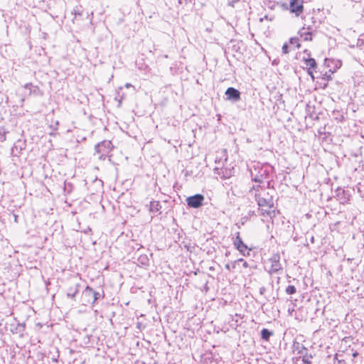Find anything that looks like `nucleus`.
Returning a JSON list of instances; mask_svg holds the SVG:
<instances>
[{"instance_id":"nucleus-1","label":"nucleus","mask_w":364,"mask_h":364,"mask_svg":"<svg viewBox=\"0 0 364 364\" xmlns=\"http://www.w3.org/2000/svg\"><path fill=\"white\" fill-rule=\"evenodd\" d=\"M272 171V167L268 165L255 166L251 170V176L254 181L262 183L264 180L269 178V176Z\"/></svg>"},{"instance_id":"nucleus-2","label":"nucleus","mask_w":364,"mask_h":364,"mask_svg":"<svg viewBox=\"0 0 364 364\" xmlns=\"http://www.w3.org/2000/svg\"><path fill=\"white\" fill-rule=\"evenodd\" d=\"M261 210V214L263 216L272 217L274 213V202L273 200H269L264 198H259V195L255 194L253 196Z\"/></svg>"},{"instance_id":"nucleus-3","label":"nucleus","mask_w":364,"mask_h":364,"mask_svg":"<svg viewBox=\"0 0 364 364\" xmlns=\"http://www.w3.org/2000/svg\"><path fill=\"white\" fill-rule=\"evenodd\" d=\"M114 146L111 141L104 140L95 145V150L99 154V159L105 160L112 151Z\"/></svg>"},{"instance_id":"nucleus-4","label":"nucleus","mask_w":364,"mask_h":364,"mask_svg":"<svg viewBox=\"0 0 364 364\" xmlns=\"http://www.w3.org/2000/svg\"><path fill=\"white\" fill-rule=\"evenodd\" d=\"M233 245L243 255L247 256L249 255L250 251L251 250L250 248H248L247 245H245L242 238L240 236V232H237L235 234V237L233 241Z\"/></svg>"},{"instance_id":"nucleus-5","label":"nucleus","mask_w":364,"mask_h":364,"mask_svg":"<svg viewBox=\"0 0 364 364\" xmlns=\"http://www.w3.org/2000/svg\"><path fill=\"white\" fill-rule=\"evenodd\" d=\"M252 196H255V194L259 195V198H264L269 200H273L272 196L267 191V189L259 185L253 186L249 191Z\"/></svg>"},{"instance_id":"nucleus-6","label":"nucleus","mask_w":364,"mask_h":364,"mask_svg":"<svg viewBox=\"0 0 364 364\" xmlns=\"http://www.w3.org/2000/svg\"><path fill=\"white\" fill-rule=\"evenodd\" d=\"M205 198L202 194H196L187 198L186 202L189 207L198 208L203 205Z\"/></svg>"},{"instance_id":"nucleus-7","label":"nucleus","mask_w":364,"mask_h":364,"mask_svg":"<svg viewBox=\"0 0 364 364\" xmlns=\"http://www.w3.org/2000/svg\"><path fill=\"white\" fill-rule=\"evenodd\" d=\"M336 197L340 203H347L350 198V194L348 191H346L343 188H338L336 190Z\"/></svg>"},{"instance_id":"nucleus-8","label":"nucleus","mask_w":364,"mask_h":364,"mask_svg":"<svg viewBox=\"0 0 364 364\" xmlns=\"http://www.w3.org/2000/svg\"><path fill=\"white\" fill-rule=\"evenodd\" d=\"M289 10L299 16L304 10L303 1L301 0H291L289 4Z\"/></svg>"},{"instance_id":"nucleus-9","label":"nucleus","mask_w":364,"mask_h":364,"mask_svg":"<svg viewBox=\"0 0 364 364\" xmlns=\"http://www.w3.org/2000/svg\"><path fill=\"white\" fill-rule=\"evenodd\" d=\"M226 100H231L234 102L240 100V92L234 87H228L225 91Z\"/></svg>"},{"instance_id":"nucleus-10","label":"nucleus","mask_w":364,"mask_h":364,"mask_svg":"<svg viewBox=\"0 0 364 364\" xmlns=\"http://www.w3.org/2000/svg\"><path fill=\"white\" fill-rule=\"evenodd\" d=\"M92 299H93V289L87 286L85 289L82 292V304L85 305L87 304H92Z\"/></svg>"},{"instance_id":"nucleus-11","label":"nucleus","mask_w":364,"mask_h":364,"mask_svg":"<svg viewBox=\"0 0 364 364\" xmlns=\"http://www.w3.org/2000/svg\"><path fill=\"white\" fill-rule=\"evenodd\" d=\"M280 257L278 255H274L270 258L271 267L269 269V273H277L282 269V265L279 262Z\"/></svg>"},{"instance_id":"nucleus-12","label":"nucleus","mask_w":364,"mask_h":364,"mask_svg":"<svg viewBox=\"0 0 364 364\" xmlns=\"http://www.w3.org/2000/svg\"><path fill=\"white\" fill-rule=\"evenodd\" d=\"M306 67L307 68V73L311 77V78L314 80V71L317 68V64L316 60L314 58H308L304 59Z\"/></svg>"},{"instance_id":"nucleus-13","label":"nucleus","mask_w":364,"mask_h":364,"mask_svg":"<svg viewBox=\"0 0 364 364\" xmlns=\"http://www.w3.org/2000/svg\"><path fill=\"white\" fill-rule=\"evenodd\" d=\"M293 353L297 355H301L308 351V349L301 343L294 341L292 345Z\"/></svg>"},{"instance_id":"nucleus-14","label":"nucleus","mask_w":364,"mask_h":364,"mask_svg":"<svg viewBox=\"0 0 364 364\" xmlns=\"http://www.w3.org/2000/svg\"><path fill=\"white\" fill-rule=\"evenodd\" d=\"M80 284L79 283H74L67 290V296L74 299L75 296L80 291Z\"/></svg>"},{"instance_id":"nucleus-15","label":"nucleus","mask_w":364,"mask_h":364,"mask_svg":"<svg viewBox=\"0 0 364 364\" xmlns=\"http://www.w3.org/2000/svg\"><path fill=\"white\" fill-rule=\"evenodd\" d=\"M298 33L300 38L304 41L311 40V33L309 31V28H302L299 30Z\"/></svg>"},{"instance_id":"nucleus-16","label":"nucleus","mask_w":364,"mask_h":364,"mask_svg":"<svg viewBox=\"0 0 364 364\" xmlns=\"http://www.w3.org/2000/svg\"><path fill=\"white\" fill-rule=\"evenodd\" d=\"M299 358H301L303 364H312L311 359L313 358V355L309 353L308 351L300 355Z\"/></svg>"},{"instance_id":"nucleus-17","label":"nucleus","mask_w":364,"mask_h":364,"mask_svg":"<svg viewBox=\"0 0 364 364\" xmlns=\"http://www.w3.org/2000/svg\"><path fill=\"white\" fill-rule=\"evenodd\" d=\"M161 208V205L159 201H151L150 202L149 210L151 212H157Z\"/></svg>"},{"instance_id":"nucleus-18","label":"nucleus","mask_w":364,"mask_h":364,"mask_svg":"<svg viewBox=\"0 0 364 364\" xmlns=\"http://www.w3.org/2000/svg\"><path fill=\"white\" fill-rule=\"evenodd\" d=\"M240 263H242V267L244 268H247L249 267L248 263L245 260H244L242 258H240V259H238L234 261L232 263V268L236 269L237 266L239 265Z\"/></svg>"},{"instance_id":"nucleus-19","label":"nucleus","mask_w":364,"mask_h":364,"mask_svg":"<svg viewBox=\"0 0 364 364\" xmlns=\"http://www.w3.org/2000/svg\"><path fill=\"white\" fill-rule=\"evenodd\" d=\"M273 335V332L269 331L267 328H263L261 331V337L264 341H269L270 336Z\"/></svg>"},{"instance_id":"nucleus-20","label":"nucleus","mask_w":364,"mask_h":364,"mask_svg":"<svg viewBox=\"0 0 364 364\" xmlns=\"http://www.w3.org/2000/svg\"><path fill=\"white\" fill-rule=\"evenodd\" d=\"M122 90V87H119L118 90L117 91V95L115 97V100L118 101V107H120L122 102V100L124 99V94H120V91Z\"/></svg>"},{"instance_id":"nucleus-21","label":"nucleus","mask_w":364,"mask_h":364,"mask_svg":"<svg viewBox=\"0 0 364 364\" xmlns=\"http://www.w3.org/2000/svg\"><path fill=\"white\" fill-rule=\"evenodd\" d=\"M285 291H286V293H287V294L291 295V294H295V293H296V288H295V287H294V286H293V285H289V286H288V287L286 288Z\"/></svg>"},{"instance_id":"nucleus-22","label":"nucleus","mask_w":364,"mask_h":364,"mask_svg":"<svg viewBox=\"0 0 364 364\" xmlns=\"http://www.w3.org/2000/svg\"><path fill=\"white\" fill-rule=\"evenodd\" d=\"M299 38H291L289 39V43L291 45H294L296 48H299L300 47V44L299 43Z\"/></svg>"},{"instance_id":"nucleus-23","label":"nucleus","mask_w":364,"mask_h":364,"mask_svg":"<svg viewBox=\"0 0 364 364\" xmlns=\"http://www.w3.org/2000/svg\"><path fill=\"white\" fill-rule=\"evenodd\" d=\"M24 87L26 89H28L30 90V92H35L36 90H38V87L36 86H33L32 83L29 82V83H26L25 85H24Z\"/></svg>"},{"instance_id":"nucleus-24","label":"nucleus","mask_w":364,"mask_h":364,"mask_svg":"<svg viewBox=\"0 0 364 364\" xmlns=\"http://www.w3.org/2000/svg\"><path fill=\"white\" fill-rule=\"evenodd\" d=\"M100 297L101 294L93 290L92 304H94Z\"/></svg>"},{"instance_id":"nucleus-25","label":"nucleus","mask_w":364,"mask_h":364,"mask_svg":"<svg viewBox=\"0 0 364 364\" xmlns=\"http://www.w3.org/2000/svg\"><path fill=\"white\" fill-rule=\"evenodd\" d=\"M59 122L58 121H55L53 124H51L50 126V128L53 131L55 132L58 129Z\"/></svg>"},{"instance_id":"nucleus-26","label":"nucleus","mask_w":364,"mask_h":364,"mask_svg":"<svg viewBox=\"0 0 364 364\" xmlns=\"http://www.w3.org/2000/svg\"><path fill=\"white\" fill-rule=\"evenodd\" d=\"M282 52L284 53V54H287L289 53V46L287 43H284L282 46Z\"/></svg>"},{"instance_id":"nucleus-27","label":"nucleus","mask_w":364,"mask_h":364,"mask_svg":"<svg viewBox=\"0 0 364 364\" xmlns=\"http://www.w3.org/2000/svg\"><path fill=\"white\" fill-rule=\"evenodd\" d=\"M6 140V132L0 133V141L3 142Z\"/></svg>"},{"instance_id":"nucleus-28","label":"nucleus","mask_w":364,"mask_h":364,"mask_svg":"<svg viewBox=\"0 0 364 364\" xmlns=\"http://www.w3.org/2000/svg\"><path fill=\"white\" fill-rule=\"evenodd\" d=\"M178 1L180 4H182L183 3H185L186 4H188V1L191 2V0H178Z\"/></svg>"},{"instance_id":"nucleus-29","label":"nucleus","mask_w":364,"mask_h":364,"mask_svg":"<svg viewBox=\"0 0 364 364\" xmlns=\"http://www.w3.org/2000/svg\"><path fill=\"white\" fill-rule=\"evenodd\" d=\"M225 268H226L227 269H228V270L233 269L232 268V263H231V264H225Z\"/></svg>"},{"instance_id":"nucleus-30","label":"nucleus","mask_w":364,"mask_h":364,"mask_svg":"<svg viewBox=\"0 0 364 364\" xmlns=\"http://www.w3.org/2000/svg\"><path fill=\"white\" fill-rule=\"evenodd\" d=\"M264 291H265V288H264V287H261V288L259 289V293H260L261 294H264Z\"/></svg>"},{"instance_id":"nucleus-31","label":"nucleus","mask_w":364,"mask_h":364,"mask_svg":"<svg viewBox=\"0 0 364 364\" xmlns=\"http://www.w3.org/2000/svg\"><path fill=\"white\" fill-rule=\"evenodd\" d=\"M324 77L323 78H326L327 80H329L330 77H331V75H327L326 73L324 75Z\"/></svg>"},{"instance_id":"nucleus-32","label":"nucleus","mask_w":364,"mask_h":364,"mask_svg":"<svg viewBox=\"0 0 364 364\" xmlns=\"http://www.w3.org/2000/svg\"><path fill=\"white\" fill-rule=\"evenodd\" d=\"M124 86H125V87H127V88H129V87H132V84H130V83H126Z\"/></svg>"},{"instance_id":"nucleus-33","label":"nucleus","mask_w":364,"mask_h":364,"mask_svg":"<svg viewBox=\"0 0 364 364\" xmlns=\"http://www.w3.org/2000/svg\"><path fill=\"white\" fill-rule=\"evenodd\" d=\"M231 176L230 173H227L225 175H224L225 178H229Z\"/></svg>"},{"instance_id":"nucleus-34","label":"nucleus","mask_w":364,"mask_h":364,"mask_svg":"<svg viewBox=\"0 0 364 364\" xmlns=\"http://www.w3.org/2000/svg\"><path fill=\"white\" fill-rule=\"evenodd\" d=\"M358 355V353L357 352H355L353 353V356L355 358Z\"/></svg>"},{"instance_id":"nucleus-35","label":"nucleus","mask_w":364,"mask_h":364,"mask_svg":"<svg viewBox=\"0 0 364 364\" xmlns=\"http://www.w3.org/2000/svg\"><path fill=\"white\" fill-rule=\"evenodd\" d=\"M75 15H77V14L80 15V13H79L78 11H75Z\"/></svg>"},{"instance_id":"nucleus-36","label":"nucleus","mask_w":364,"mask_h":364,"mask_svg":"<svg viewBox=\"0 0 364 364\" xmlns=\"http://www.w3.org/2000/svg\"><path fill=\"white\" fill-rule=\"evenodd\" d=\"M75 15H77V14L80 15V13H79L78 11H75Z\"/></svg>"},{"instance_id":"nucleus-37","label":"nucleus","mask_w":364,"mask_h":364,"mask_svg":"<svg viewBox=\"0 0 364 364\" xmlns=\"http://www.w3.org/2000/svg\"><path fill=\"white\" fill-rule=\"evenodd\" d=\"M314 237H312L311 239V241L312 243L314 242Z\"/></svg>"},{"instance_id":"nucleus-38","label":"nucleus","mask_w":364,"mask_h":364,"mask_svg":"<svg viewBox=\"0 0 364 364\" xmlns=\"http://www.w3.org/2000/svg\"><path fill=\"white\" fill-rule=\"evenodd\" d=\"M18 326L22 327V328H23V327H24V326H23V325H22V324H19V325H18Z\"/></svg>"},{"instance_id":"nucleus-39","label":"nucleus","mask_w":364,"mask_h":364,"mask_svg":"<svg viewBox=\"0 0 364 364\" xmlns=\"http://www.w3.org/2000/svg\"><path fill=\"white\" fill-rule=\"evenodd\" d=\"M14 220H15L16 221L17 220V216H16V215H15Z\"/></svg>"},{"instance_id":"nucleus-40","label":"nucleus","mask_w":364,"mask_h":364,"mask_svg":"<svg viewBox=\"0 0 364 364\" xmlns=\"http://www.w3.org/2000/svg\"><path fill=\"white\" fill-rule=\"evenodd\" d=\"M141 259H147L146 257L141 258Z\"/></svg>"}]
</instances>
